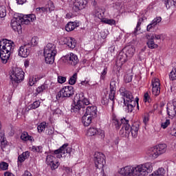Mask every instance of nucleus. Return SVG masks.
Returning a JSON list of instances; mask_svg holds the SVG:
<instances>
[{"mask_svg": "<svg viewBox=\"0 0 176 176\" xmlns=\"http://www.w3.org/2000/svg\"><path fill=\"white\" fill-rule=\"evenodd\" d=\"M71 147H68V144H65L58 149L55 150L54 155L50 154L47 156L46 163L49 166H51V168L52 170H56V168H58V166H60V163H58V162H55L56 155L58 159H61V157H63V155H65V153H71Z\"/></svg>", "mask_w": 176, "mask_h": 176, "instance_id": "f257e3e1", "label": "nucleus"}, {"mask_svg": "<svg viewBox=\"0 0 176 176\" xmlns=\"http://www.w3.org/2000/svg\"><path fill=\"white\" fill-rule=\"evenodd\" d=\"M120 93L124 100V104L126 107V112H133L135 107H137L138 109L140 108V106L138 105V101L140 99L138 97L134 99V96L131 92L125 90L123 87H121L120 89Z\"/></svg>", "mask_w": 176, "mask_h": 176, "instance_id": "f03ea898", "label": "nucleus"}, {"mask_svg": "<svg viewBox=\"0 0 176 176\" xmlns=\"http://www.w3.org/2000/svg\"><path fill=\"white\" fill-rule=\"evenodd\" d=\"M13 52V43L11 41L3 39L0 41V58L2 64H6Z\"/></svg>", "mask_w": 176, "mask_h": 176, "instance_id": "7ed1b4c3", "label": "nucleus"}, {"mask_svg": "<svg viewBox=\"0 0 176 176\" xmlns=\"http://www.w3.org/2000/svg\"><path fill=\"white\" fill-rule=\"evenodd\" d=\"M90 101L85 97V94L80 92L76 95L74 102L71 106V112L74 113H80V111H84L85 105H89Z\"/></svg>", "mask_w": 176, "mask_h": 176, "instance_id": "20e7f679", "label": "nucleus"}, {"mask_svg": "<svg viewBox=\"0 0 176 176\" xmlns=\"http://www.w3.org/2000/svg\"><path fill=\"white\" fill-rule=\"evenodd\" d=\"M43 54L46 64H53L56 55L57 54L56 45L53 43L47 44L44 47Z\"/></svg>", "mask_w": 176, "mask_h": 176, "instance_id": "39448f33", "label": "nucleus"}, {"mask_svg": "<svg viewBox=\"0 0 176 176\" xmlns=\"http://www.w3.org/2000/svg\"><path fill=\"white\" fill-rule=\"evenodd\" d=\"M166 151H167V145L161 144L148 148L146 151V155L149 158L152 159V160H155V159H157L160 155L166 153Z\"/></svg>", "mask_w": 176, "mask_h": 176, "instance_id": "423d86ee", "label": "nucleus"}, {"mask_svg": "<svg viewBox=\"0 0 176 176\" xmlns=\"http://www.w3.org/2000/svg\"><path fill=\"white\" fill-rule=\"evenodd\" d=\"M10 78L12 85L21 83L24 80V71L20 67H12L10 73Z\"/></svg>", "mask_w": 176, "mask_h": 176, "instance_id": "0eeeda50", "label": "nucleus"}, {"mask_svg": "<svg viewBox=\"0 0 176 176\" xmlns=\"http://www.w3.org/2000/svg\"><path fill=\"white\" fill-rule=\"evenodd\" d=\"M137 175H146L148 173L153 171V165L151 162H146L142 164L136 165Z\"/></svg>", "mask_w": 176, "mask_h": 176, "instance_id": "6e6552de", "label": "nucleus"}, {"mask_svg": "<svg viewBox=\"0 0 176 176\" xmlns=\"http://www.w3.org/2000/svg\"><path fill=\"white\" fill-rule=\"evenodd\" d=\"M56 87H57V82L50 80H47L43 85L36 88L35 94L36 96H38V94L43 93L45 90H53L56 89Z\"/></svg>", "mask_w": 176, "mask_h": 176, "instance_id": "1a4fd4ad", "label": "nucleus"}, {"mask_svg": "<svg viewBox=\"0 0 176 176\" xmlns=\"http://www.w3.org/2000/svg\"><path fill=\"white\" fill-rule=\"evenodd\" d=\"M94 160L96 168L101 170L104 173V166H105V155L100 152H96L94 155Z\"/></svg>", "mask_w": 176, "mask_h": 176, "instance_id": "9d476101", "label": "nucleus"}, {"mask_svg": "<svg viewBox=\"0 0 176 176\" xmlns=\"http://www.w3.org/2000/svg\"><path fill=\"white\" fill-rule=\"evenodd\" d=\"M74 87L72 86H65L63 87L56 94V100H60V98H69L74 96Z\"/></svg>", "mask_w": 176, "mask_h": 176, "instance_id": "9b49d317", "label": "nucleus"}, {"mask_svg": "<svg viewBox=\"0 0 176 176\" xmlns=\"http://www.w3.org/2000/svg\"><path fill=\"white\" fill-rule=\"evenodd\" d=\"M87 6V0H71L69 6L74 12H79Z\"/></svg>", "mask_w": 176, "mask_h": 176, "instance_id": "f8f14e48", "label": "nucleus"}, {"mask_svg": "<svg viewBox=\"0 0 176 176\" xmlns=\"http://www.w3.org/2000/svg\"><path fill=\"white\" fill-rule=\"evenodd\" d=\"M118 174L123 176H138L136 166H126L118 169Z\"/></svg>", "mask_w": 176, "mask_h": 176, "instance_id": "ddd939ff", "label": "nucleus"}, {"mask_svg": "<svg viewBox=\"0 0 176 176\" xmlns=\"http://www.w3.org/2000/svg\"><path fill=\"white\" fill-rule=\"evenodd\" d=\"M21 24H24L23 22V19L20 16V15H18L17 16H14L11 20V28L15 32H18L20 34L21 32Z\"/></svg>", "mask_w": 176, "mask_h": 176, "instance_id": "4468645a", "label": "nucleus"}, {"mask_svg": "<svg viewBox=\"0 0 176 176\" xmlns=\"http://www.w3.org/2000/svg\"><path fill=\"white\" fill-rule=\"evenodd\" d=\"M60 45H67L70 49L76 47V40L72 37H63L59 40Z\"/></svg>", "mask_w": 176, "mask_h": 176, "instance_id": "2eb2a0df", "label": "nucleus"}, {"mask_svg": "<svg viewBox=\"0 0 176 176\" xmlns=\"http://www.w3.org/2000/svg\"><path fill=\"white\" fill-rule=\"evenodd\" d=\"M152 94L153 96H157L160 94V80L154 77L151 80Z\"/></svg>", "mask_w": 176, "mask_h": 176, "instance_id": "dca6fc26", "label": "nucleus"}, {"mask_svg": "<svg viewBox=\"0 0 176 176\" xmlns=\"http://www.w3.org/2000/svg\"><path fill=\"white\" fill-rule=\"evenodd\" d=\"M65 58L66 61H67V64H69V65H72V67H75V65L79 64V58H78V55L72 52L67 54L65 56Z\"/></svg>", "mask_w": 176, "mask_h": 176, "instance_id": "f3484780", "label": "nucleus"}, {"mask_svg": "<svg viewBox=\"0 0 176 176\" xmlns=\"http://www.w3.org/2000/svg\"><path fill=\"white\" fill-rule=\"evenodd\" d=\"M112 10L114 12V13H116L117 14H119V13H124L126 12V5L124 3L117 1L111 6Z\"/></svg>", "mask_w": 176, "mask_h": 176, "instance_id": "a211bd4d", "label": "nucleus"}, {"mask_svg": "<svg viewBox=\"0 0 176 176\" xmlns=\"http://www.w3.org/2000/svg\"><path fill=\"white\" fill-rule=\"evenodd\" d=\"M31 52V48L28 47L27 44H23L19 47L18 49V56L22 57L23 58H27L28 56H30Z\"/></svg>", "mask_w": 176, "mask_h": 176, "instance_id": "6ab92c4d", "label": "nucleus"}, {"mask_svg": "<svg viewBox=\"0 0 176 176\" xmlns=\"http://www.w3.org/2000/svg\"><path fill=\"white\" fill-rule=\"evenodd\" d=\"M19 16L22 19V21L23 24H30L31 21H35L36 20V16L34 14L24 15L23 14H20Z\"/></svg>", "mask_w": 176, "mask_h": 176, "instance_id": "aec40b11", "label": "nucleus"}, {"mask_svg": "<svg viewBox=\"0 0 176 176\" xmlns=\"http://www.w3.org/2000/svg\"><path fill=\"white\" fill-rule=\"evenodd\" d=\"M116 92V82L111 81L110 82V93L109 94V98L113 101V105L115 104V93Z\"/></svg>", "mask_w": 176, "mask_h": 176, "instance_id": "412c9836", "label": "nucleus"}, {"mask_svg": "<svg viewBox=\"0 0 176 176\" xmlns=\"http://www.w3.org/2000/svg\"><path fill=\"white\" fill-rule=\"evenodd\" d=\"M167 113L169 118H174L176 115V102L167 104Z\"/></svg>", "mask_w": 176, "mask_h": 176, "instance_id": "4be33fe9", "label": "nucleus"}, {"mask_svg": "<svg viewBox=\"0 0 176 176\" xmlns=\"http://www.w3.org/2000/svg\"><path fill=\"white\" fill-rule=\"evenodd\" d=\"M146 38L147 39L146 45L148 49L153 50V49H157L159 47V45L155 43V40L151 38L149 35H146Z\"/></svg>", "mask_w": 176, "mask_h": 176, "instance_id": "5701e85b", "label": "nucleus"}, {"mask_svg": "<svg viewBox=\"0 0 176 176\" xmlns=\"http://www.w3.org/2000/svg\"><path fill=\"white\" fill-rule=\"evenodd\" d=\"M85 115L96 118L97 116V107L93 105L87 107Z\"/></svg>", "mask_w": 176, "mask_h": 176, "instance_id": "b1692460", "label": "nucleus"}, {"mask_svg": "<svg viewBox=\"0 0 176 176\" xmlns=\"http://www.w3.org/2000/svg\"><path fill=\"white\" fill-rule=\"evenodd\" d=\"M124 50L125 52V56L127 60L131 58L135 52V48L132 46L126 47Z\"/></svg>", "mask_w": 176, "mask_h": 176, "instance_id": "393cba45", "label": "nucleus"}, {"mask_svg": "<svg viewBox=\"0 0 176 176\" xmlns=\"http://www.w3.org/2000/svg\"><path fill=\"white\" fill-rule=\"evenodd\" d=\"M39 41V38L37 36H34L30 38V37H26V44L28 46H36L38 45V42Z\"/></svg>", "mask_w": 176, "mask_h": 176, "instance_id": "a878e982", "label": "nucleus"}, {"mask_svg": "<svg viewBox=\"0 0 176 176\" xmlns=\"http://www.w3.org/2000/svg\"><path fill=\"white\" fill-rule=\"evenodd\" d=\"M121 123L122 124V130H125L126 134H130L131 127L130 126V124H129V120H127L126 118H122Z\"/></svg>", "mask_w": 176, "mask_h": 176, "instance_id": "bb28decb", "label": "nucleus"}, {"mask_svg": "<svg viewBox=\"0 0 176 176\" xmlns=\"http://www.w3.org/2000/svg\"><path fill=\"white\" fill-rule=\"evenodd\" d=\"M78 27H79V22H69L65 26V30L67 32H71V31H74V30L78 28Z\"/></svg>", "mask_w": 176, "mask_h": 176, "instance_id": "cd10ccee", "label": "nucleus"}, {"mask_svg": "<svg viewBox=\"0 0 176 176\" xmlns=\"http://www.w3.org/2000/svg\"><path fill=\"white\" fill-rule=\"evenodd\" d=\"M93 118H94V117H91V116H89L87 114L84 115L82 118V122L84 126H90V124H91V120H93Z\"/></svg>", "mask_w": 176, "mask_h": 176, "instance_id": "c85d7f7f", "label": "nucleus"}, {"mask_svg": "<svg viewBox=\"0 0 176 176\" xmlns=\"http://www.w3.org/2000/svg\"><path fill=\"white\" fill-rule=\"evenodd\" d=\"M122 124V120L119 121L117 117H116L115 116H112V126L113 127H114V129H116V130H119Z\"/></svg>", "mask_w": 176, "mask_h": 176, "instance_id": "c756f323", "label": "nucleus"}, {"mask_svg": "<svg viewBox=\"0 0 176 176\" xmlns=\"http://www.w3.org/2000/svg\"><path fill=\"white\" fill-rule=\"evenodd\" d=\"M21 140L22 141H30V142H34V138L32 136L28 135L27 132H23L21 135Z\"/></svg>", "mask_w": 176, "mask_h": 176, "instance_id": "7c9ffc66", "label": "nucleus"}, {"mask_svg": "<svg viewBox=\"0 0 176 176\" xmlns=\"http://www.w3.org/2000/svg\"><path fill=\"white\" fill-rule=\"evenodd\" d=\"M139 129H140V126L138 124L133 125L131 127L130 132L131 133V135L133 138H137V135H138V130Z\"/></svg>", "mask_w": 176, "mask_h": 176, "instance_id": "2f4dec72", "label": "nucleus"}, {"mask_svg": "<svg viewBox=\"0 0 176 176\" xmlns=\"http://www.w3.org/2000/svg\"><path fill=\"white\" fill-rule=\"evenodd\" d=\"M166 174V170L163 168H160L148 176H164Z\"/></svg>", "mask_w": 176, "mask_h": 176, "instance_id": "473e14b6", "label": "nucleus"}, {"mask_svg": "<svg viewBox=\"0 0 176 176\" xmlns=\"http://www.w3.org/2000/svg\"><path fill=\"white\" fill-rule=\"evenodd\" d=\"M55 8L56 7L54 6L53 1L50 0L48 1L47 3L45 5V9L47 10V13H52Z\"/></svg>", "mask_w": 176, "mask_h": 176, "instance_id": "72a5a7b5", "label": "nucleus"}, {"mask_svg": "<svg viewBox=\"0 0 176 176\" xmlns=\"http://www.w3.org/2000/svg\"><path fill=\"white\" fill-rule=\"evenodd\" d=\"M166 9L175 6L176 7V0H164Z\"/></svg>", "mask_w": 176, "mask_h": 176, "instance_id": "f704fd0d", "label": "nucleus"}, {"mask_svg": "<svg viewBox=\"0 0 176 176\" xmlns=\"http://www.w3.org/2000/svg\"><path fill=\"white\" fill-rule=\"evenodd\" d=\"M39 77H38V76H31L29 78V86H34V85H35V83H36V82H38V80H39Z\"/></svg>", "mask_w": 176, "mask_h": 176, "instance_id": "c9c22d12", "label": "nucleus"}, {"mask_svg": "<svg viewBox=\"0 0 176 176\" xmlns=\"http://www.w3.org/2000/svg\"><path fill=\"white\" fill-rule=\"evenodd\" d=\"M41 107V100H36L32 104H30L28 108V109H36Z\"/></svg>", "mask_w": 176, "mask_h": 176, "instance_id": "e433bc0d", "label": "nucleus"}, {"mask_svg": "<svg viewBox=\"0 0 176 176\" xmlns=\"http://www.w3.org/2000/svg\"><path fill=\"white\" fill-rule=\"evenodd\" d=\"M97 128L91 127L89 128L87 131V135H89V137H92V135H96L97 134Z\"/></svg>", "mask_w": 176, "mask_h": 176, "instance_id": "4c0bfd02", "label": "nucleus"}, {"mask_svg": "<svg viewBox=\"0 0 176 176\" xmlns=\"http://www.w3.org/2000/svg\"><path fill=\"white\" fill-rule=\"evenodd\" d=\"M78 79V74L74 73L72 77L69 79V85H75Z\"/></svg>", "mask_w": 176, "mask_h": 176, "instance_id": "58836bf2", "label": "nucleus"}, {"mask_svg": "<svg viewBox=\"0 0 176 176\" xmlns=\"http://www.w3.org/2000/svg\"><path fill=\"white\" fill-rule=\"evenodd\" d=\"M102 22L105 24H109V25H115V24H116V21L115 20L107 18L102 19Z\"/></svg>", "mask_w": 176, "mask_h": 176, "instance_id": "ea45409f", "label": "nucleus"}, {"mask_svg": "<svg viewBox=\"0 0 176 176\" xmlns=\"http://www.w3.org/2000/svg\"><path fill=\"white\" fill-rule=\"evenodd\" d=\"M32 152H37L38 153H42V146H32L30 148Z\"/></svg>", "mask_w": 176, "mask_h": 176, "instance_id": "a19ab883", "label": "nucleus"}, {"mask_svg": "<svg viewBox=\"0 0 176 176\" xmlns=\"http://www.w3.org/2000/svg\"><path fill=\"white\" fill-rule=\"evenodd\" d=\"M46 123L45 122H41L38 126H37V130L38 133H42V131H45L46 129Z\"/></svg>", "mask_w": 176, "mask_h": 176, "instance_id": "79ce46f5", "label": "nucleus"}, {"mask_svg": "<svg viewBox=\"0 0 176 176\" xmlns=\"http://www.w3.org/2000/svg\"><path fill=\"white\" fill-rule=\"evenodd\" d=\"M36 12L38 14H41V13H45V14H47V10L46 9V7H39L36 8Z\"/></svg>", "mask_w": 176, "mask_h": 176, "instance_id": "37998d69", "label": "nucleus"}, {"mask_svg": "<svg viewBox=\"0 0 176 176\" xmlns=\"http://www.w3.org/2000/svg\"><path fill=\"white\" fill-rule=\"evenodd\" d=\"M142 21H143L142 18H140L138 21L137 25L135 28L134 34H137L138 31H140V30H141V24H142Z\"/></svg>", "mask_w": 176, "mask_h": 176, "instance_id": "c03bdc74", "label": "nucleus"}, {"mask_svg": "<svg viewBox=\"0 0 176 176\" xmlns=\"http://www.w3.org/2000/svg\"><path fill=\"white\" fill-rule=\"evenodd\" d=\"M5 16H6V7L1 6H0V17L3 19Z\"/></svg>", "mask_w": 176, "mask_h": 176, "instance_id": "a18cd8bd", "label": "nucleus"}, {"mask_svg": "<svg viewBox=\"0 0 176 176\" xmlns=\"http://www.w3.org/2000/svg\"><path fill=\"white\" fill-rule=\"evenodd\" d=\"M104 12H102V10L98 9L96 12V16L98 19H100V20H102L104 18Z\"/></svg>", "mask_w": 176, "mask_h": 176, "instance_id": "49530a36", "label": "nucleus"}, {"mask_svg": "<svg viewBox=\"0 0 176 176\" xmlns=\"http://www.w3.org/2000/svg\"><path fill=\"white\" fill-rule=\"evenodd\" d=\"M170 80H176V68H173L169 74Z\"/></svg>", "mask_w": 176, "mask_h": 176, "instance_id": "de8ad7c7", "label": "nucleus"}, {"mask_svg": "<svg viewBox=\"0 0 176 176\" xmlns=\"http://www.w3.org/2000/svg\"><path fill=\"white\" fill-rule=\"evenodd\" d=\"M124 80L125 83H130L133 80V75L132 74H126L124 76Z\"/></svg>", "mask_w": 176, "mask_h": 176, "instance_id": "09e8293b", "label": "nucleus"}, {"mask_svg": "<svg viewBox=\"0 0 176 176\" xmlns=\"http://www.w3.org/2000/svg\"><path fill=\"white\" fill-rule=\"evenodd\" d=\"M0 168L3 171H6V170H8V168H9V164H8L5 162H1L0 163Z\"/></svg>", "mask_w": 176, "mask_h": 176, "instance_id": "8fccbe9b", "label": "nucleus"}, {"mask_svg": "<svg viewBox=\"0 0 176 176\" xmlns=\"http://www.w3.org/2000/svg\"><path fill=\"white\" fill-rule=\"evenodd\" d=\"M162 22V18L160 16L155 17L151 23H153V25L155 26L157 25V24L160 23Z\"/></svg>", "mask_w": 176, "mask_h": 176, "instance_id": "3c124183", "label": "nucleus"}, {"mask_svg": "<svg viewBox=\"0 0 176 176\" xmlns=\"http://www.w3.org/2000/svg\"><path fill=\"white\" fill-rule=\"evenodd\" d=\"M147 35H149L150 38H153L154 41L155 39H157V40L162 39V36H163V34H150Z\"/></svg>", "mask_w": 176, "mask_h": 176, "instance_id": "603ef678", "label": "nucleus"}, {"mask_svg": "<svg viewBox=\"0 0 176 176\" xmlns=\"http://www.w3.org/2000/svg\"><path fill=\"white\" fill-rule=\"evenodd\" d=\"M170 126V120L166 119L164 122L162 123L161 127L162 129H167Z\"/></svg>", "mask_w": 176, "mask_h": 176, "instance_id": "864d4df0", "label": "nucleus"}, {"mask_svg": "<svg viewBox=\"0 0 176 176\" xmlns=\"http://www.w3.org/2000/svg\"><path fill=\"white\" fill-rule=\"evenodd\" d=\"M107 72H108V68L104 67L100 75V79H102V80H104V79H105V76L107 75Z\"/></svg>", "mask_w": 176, "mask_h": 176, "instance_id": "5fc2aeb1", "label": "nucleus"}, {"mask_svg": "<svg viewBox=\"0 0 176 176\" xmlns=\"http://www.w3.org/2000/svg\"><path fill=\"white\" fill-rule=\"evenodd\" d=\"M144 102H151V96H149V93L146 92L144 94Z\"/></svg>", "mask_w": 176, "mask_h": 176, "instance_id": "6e6d98bb", "label": "nucleus"}, {"mask_svg": "<svg viewBox=\"0 0 176 176\" xmlns=\"http://www.w3.org/2000/svg\"><path fill=\"white\" fill-rule=\"evenodd\" d=\"M96 134L100 135V138H104L105 137V131H104L102 129H98Z\"/></svg>", "mask_w": 176, "mask_h": 176, "instance_id": "4d7b16f0", "label": "nucleus"}, {"mask_svg": "<svg viewBox=\"0 0 176 176\" xmlns=\"http://www.w3.org/2000/svg\"><path fill=\"white\" fill-rule=\"evenodd\" d=\"M66 81H67V78L61 76H58V83L63 84V83H65Z\"/></svg>", "mask_w": 176, "mask_h": 176, "instance_id": "13d9d810", "label": "nucleus"}, {"mask_svg": "<svg viewBox=\"0 0 176 176\" xmlns=\"http://www.w3.org/2000/svg\"><path fill=\"white\" fill-rule=\"evenodd\" d=\"M155 25H153V23L151 22V23H149L147 27H146V30L148 32H151V31H152V30H153V28H155Z\"/></svg>", "mask_w": 176, "mask_h": 176, "instance_id": "bf43d9fd", "label": "nucleus"}, {"mask_svg": "<svg viewBox=\"0 0 176 176\" xmlns=\"http://www.w3.org/2000/svg\"><path fill=\"white\" fill-rule=\"evenodd\" d=\"M148 122H149V114H145L143 116V123H144V124H146Z\"/></svg>", "mask_w": 176, "mask_h": 176, "instance_id": "052dcab7", "label": "nucleus"}, {"mask_svg": "<svg viewBox=\"0 0 176 176\" xmlns=\"http://www.w3.org/2000/svg\"><path fill=\"white\" fill-rule=\"evenodd\" d=\"M22 156L23 157V158L25 159H28L30 157V153L29 151H25L23 152L22 154Z\"/></svg>", "mask_w": 176, "mask_h": 176, "instance_id": "680f3d73", "label": "nucleus"}, {"mask_svg": "<svg viewBox=\"0 0 176 176\" xmlns=\"http://www.w3.org/2000/svg\"><path fill=\"white\" fill-rule=\"evenodd\" d=\"M25 160L22 154L18 157V163H23Z\"/></svg>", "mask_w": 176, "mask_h": 176, "instance_id": "e2e57ef3", "label": "nucleus"}, {"mask_svg": "<svg viewBox=\"0 0 176 176\" xmlns=\"http://www.w3.org/2000/svg\"><path fill=\"white\" fill-rule=\"evenodd\" d=\"M63 170L64 171L67 172V174H69V173H72V169H71V168L69 167L63 166Z\"/></svg>", "mask_w": 176, "mask_h": 176, "instance_id": "0e129e2a", "label": "nucleus"}, {"mask_svg": "<svg viewBox=\"0 0 176 176\" xmlns=\"http://www.w3.org/2000/svg\"><path fill=\"white\" fill-rule=\"evenodd\" d=\"M18 5H24L25 2H27V0H16Z\"/></svg>", "mask_w": 176, "mask_h": 176, "instance_id": "69168bd1", "label": "nucleus"}, {"mask_svg": "<svg viewBox=\"0 0 176 176\" xmlns=\"http://www.w3.org/2000/svg\"><path fill=\"white\" fill-rule=\"evenodd\" d=\"M4 176H15L14 174L12 173L11 172L6 171L4 173Z\"/></svg>", "mask_w": 176, "mask_h": 176, "instance_id": "338daca9", "label": "nucleus"}, {"mask_svg": "<svg viewBox=\"0 0 176 176\" xmlns=\"http://www.w3.org/2000/svg\"><path fill=\"white\" fill-rule=\"evenodd\" d=\"M74 17V14L72 13H67L66 14V19H72Z\"/></svg>", "mask_w": 176, "mask_h": 176, "instance_id": "774afa93", "label": "nucleus"}]
</instances>
